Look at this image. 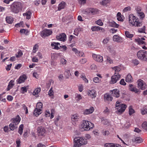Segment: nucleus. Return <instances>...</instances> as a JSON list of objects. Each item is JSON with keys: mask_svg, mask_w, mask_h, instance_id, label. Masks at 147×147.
<instances>
[{"mask_svg": "<svg viewBox=\"0 0 147 147\" xmlns=\"http://www.w3.org/2000/svg\"><path fill=\"white\" fill-rule=\"evenodd\" d=\"M23 4L19 2H14L11 5V11L15 13H17L22 9Z\"/></svg>", "mask_w": 147, "mask_h": 147, "instance_id": "f257e3e1", "label": "nucleus"}, {"mask_svg": "<svg viewBox=\"0 0 147 147\" xmlns=\"http://www.w3.org/2000/svg\"><path fill=\"white\" fill-rule=\"evenodd\" d=\"M87 143V140L84 137H77L74 139V145L73 147H80Z\"/></svg>", "mask_w": 147, "mask_h": 147, "instance_id": "f03ea898", "label": "nucleus"}, {"mask_svg": "<svg viewBox=\"0 0 147 147\" xmlns=\"http://www.w3.org/2000/svg\"><path fill=\"white\" fill-rule=\"evenodd\" d=\"M21 118L19 115H17L15 118L11 119L12 122L9 125V128L11 130L13 131L15 129L17 128V125L20 121Z\"/></svg>", "mask_w": 147, "mask_h": 147, "instance_id": "7ed1b4c3", "label": "nucleus"}, {"mask_svg": "<svg viewBox=\"0 0 147 147\" xmlns=\"http://www.w3.org/2000/svg\"><path fill=\"white\" fill-rule=\"evenodd\" d=\"M129 22L130 25L135 26H140L142 25L141 23L139 22L138 19L133 14L129 15Z\"/></svg>", "mask_w": 147, "mask_h": 147, "instance_id": "20e7f679", "label": "nucleus"}, {"mask_svg": "<svg viewBox=\"0 0 147 147\" xmlns=\"http://www.w3.org/2000/svg\"><path fill=\"white\" fill-rule=\"evenodd\" d=\"M127 105L123 104H120L118 101L116 102L115 107L117 110V113L121 114L124 112L127 107Z\"/></svg>", "mask_w": 147, "mask_h": 147, "instance_id": "39448f33", "label": "nucleus"}, {"mask_svg": "<svg viewBox=\"0 0 147 147\" xmlns=\"http://www.w3.org/2000/svg\"><path fill=\"white\" fill-rule=\"evenodd\" d=\"M138 58L143 61H147V51L145 50H140L137 53Z\"/></svg>", "mask_w": 147, "mask_h": 147, "instance_id": "423d86ee", "label": "nucleus"}, {"mask_svg": "<svg viewBox=\"0 0 147 147\" xmlns=\"http://www.w3.org/2000/svg\"><path fill=\"white\" fill-rule=\"evenodd\" d=\"M82 128L84 130L89 131L94 127V125L89 121L84 120L82 125Z\"/></svg>", "mask_w": 147, "mask_h": 147, "instance_id": "0eeeda50", "label": "nucleus"}, {"mask_svg": "<svg viewBox=\"0 0 147 147\" xmlns=\"http://www.w3.org/2000/svg\"><path fill=\"white\" fill-rule=\"evenodd\" d=\"M52 33V31L51 30L45 29L42 30L40 33L41 36L43 38L51 35Z\"/></svg>", "mask_w": 147, "mask_h": 147, "instance_id": "6e6552de", "label": "nucleus"}, {"mask_svg": "<svg viewBox=\"0 0 147 147\" xmlns=\"http://www.w3.org/2000/svg\"><path fill=\"white\" fill-rule=\"evenodd\" d=\"M93 59L98 62H102L103 61L102 56L99 55L93 54L92 55Z\"/></svg>", "mask_w": 147, "mask_h": 147, "instance_id": "1a4fd4ad", "label": "nucleus"}, {"mask_svg": "<svg viewBox=\"0 0 147 147\" xmlns=\"http://www.w3.org/2000/svg\"><path fill=\"white\" fill-rule=\"evenodd\" d=\"M138 87L141 90H144L146 88V84L144 81L139 80L138 81Z\"/></svg>", "mask_w": 147, "mask_h": 147, "instance_id": "9d476101", "label": "nucleus"}, {"mask_svg": "<svg viewBox=\"0 0 147 147\" xmlns=\"http://www.w3.org/2000/svg\"><path fill=\"white\" fill-rule=\"evenodd\" d=\"M45 128L42 126L39 127L37 128L38 135L39 136H45Z\"/></svg>", "mask_w": 147, "mask_h": 147, "instance_id": "9b49d317", "label": "nucleus"}, {"mask_svg": "<svg viewBox=\"0 0 147 147\" xmlns=\"http://www.w3.org/2000/svg\"><path fill=\"white\" fill-rule=\"evenodd\" d=\"M120 77L121 76L119 74H115L111 77L110 84H112L116 83L120 78Z\"/></svg>", "mask_w": 147, "mask_h": 147, "instance_id": "f8f14e48", "label": "nucleus"}, {"mask_svg": "<svg viewBox=\"0 0 147 147\" xmlns=\"http://www.w3.org/2000/svg\"><path fill=\"white\" fill-rule=\"evenodd\" d=\"M80 117L77 114H74L71 117V121L72 124L75 125L78 121Z\"/></svg>", "mask_w": 147, "mask_h": 147, "instance_id": "ddd939ff", "label": "nucleus"}, {"mask_svg": "<svg viewBox=\"0 0 147 147\" xmlns=\"http://www.w3.org/2000/svg\"><path fill=\"white\" fill-rule=\"evenodd\" d=\"M98 11V10L96 8H88L86 10V12L87 13H91L93 15L96 14Z\"/></svg>", "mask_w": 147, "mask_h": 147, "instance_id": "4468645a", "label": "nucleus"}, {"mask_svg": "<svg viewBox=\"0 0 147 147\" xmlns=\"http://www.w3.org/2000/svg\"><path fill=\"white\" fill-rule=\"evenodd\" d=\"M87 94L88 96L92 98H95L96 95V92L94 90H88Z\"/></svg>", "mask_w": 147, "mask_h": 147, "instance_id": "2eb2a0df", "label": "nucleus"}, {"mask_svg": "<svg viewBox=\"0 0 147 147\" xmlns=\"http://www.w3.org/2000/svg\"><path fill=\"white\" fill-rule=\"evenodd\" d=\"M56 38L58 40L64 41L66 40V36L65 34L63 33L60 34L59 35H57L56 36Z\"/></svg>", "mask_w": 147, "mask_h": 147, "instance_id": "dca6fc26", "label": "nucleus"}, {"mask_svg": "<svg viewBox=\"0 0 147 147\" xmlns=\"http://www.w3.org/2000/svg\"><path fill=\"white\" fill-rule=\"evenodd\" d=\"M94 111V108L93 107H91L88 109H85L84 111V114L89 115L92 113Z\"/></svg>", "mask_w": 147, "mask_h": 147, "instance_id": "f3484780", "label": "nucleus"}, {"mask_svg": "<svg viewBox=\"0 0 147 147\" xmlns=\"http://www.w3.org/2000/svg\"><path fill=\"white\" fill-rule=\"evenodd\" d=\"M129 88L130 91L134 92L135 93H138V92H140L139 90L136 88L133 85L131 84H129Z\"/></svg>", "mask_w": 147, "mask_h": 147, "instance_id": "a211bd4d", "label": "nucleus"}, {"mask_svg": "<svg viewBox=\"0 0 147 147\" xmlns=\"http://www.w3.org/2000/svg\"><path fill=\"white\" fill-rule=\"evenodd\" d=\"M27 79V77L24 74L20 77L17 80V81L19 84H21L24 82Z\"/></svg>", "mask_w": 147, "mask_h": 147, "instance_id": "6ab92c4d", "label": "nucleus"}, {"mask_svg": "<svg viewBox=\"0 0 147 147\" xmlns=\"http://www.w3.org/2000/svg\"><path fill=\"white\" fill-rule=\"evenodd\" d=\"M60 44L59 42H52L51 44V46L53 49H59Z\"/></svg>", "mask_w": 147, "mask_h": 147, "instance_id": "aec40b11", "label": "nucleus"}, {"mask_svg": "<svg viewBox=\"0 0 147 147\" xmlns=\"http://www.w3.org/2000/svg\"><path fill=\"white\" fill-rule=\"evenodd\" d=\"M32 13L30 10H28L26 13H24L23 15L24 16H26V18L29 20L31 17Z\"/></svg>", "mask_w": 147, "mask_h": 147, "instance_id": "412c9836", "label": "nucleus"}, {"mask_svg": "<svg viewBox=\"0 0 147 147\" xmlns=\"http://www.w3.org/2000/svg\"><path fill=\"white\" fill-rule=\"evenodd\" d=\"M104 100L106 101H111L113 100V97L109 94L107 93L105 94L104 96Z\"/></svg>", "mask_w": 147, "mask_h": 147, "instance_id": "4be33fe9", "label": "nucleus"}, {"mask_svg": "<svg viewBox=\"0 0 147 147\" xmlns=\"http://www.w3.org/2000/svg\"><path fill=\"white\" fill-rule=\"evenodd\" d=\"M133 142L136 143H140L142 142V139L139 137H137L132 139Z\"/></svg>", "mask_w": 147, "mask_h": 147, "instance_id": "5701e85b", "label": "nucleus"}, {"mask_svg": "<svg viewBox=\"0 0 147 147\" xmlns=\"http://www.w3.org/2000/svg\"><path fill=\"white\" fill-rule=\"evenodd\" d=\"M14 81L13 80H11L9 82L7 88V91L9 90L13 87L14 85Z\"/></svg>", "mask_w": 147, "mask_h": 147, "instance_id": "b1692460", "label": "nucleus"}, {"mask_svg": "<svg viewBox=\"0 0 147 147\" xmlns=\"http://www.w3.org/2000/svg\"><path fill=\"white\" fill-rule=\"evenodd\" d=\"M125 80L126 82H131L134 81L131 76L129 74L127 75Z\"/></svg>", "mask_w": 147, "mask_h": 147, "instance_id": "393cba45", "label": "nucleus"}, {"mask_svg": "<svg viewBox=\"0 0 147 147\" xmlns=\"http://www.w3.org/2000/svg\"><path fill=\"white\" fill-rule=\"evenodd\" d=\"M112 95L115 97L118 98L120 96L119 91L117 89H114L112 91Z\"/></svg>", "mask_w": 147, "mask_h": 147, "instance_id": "a878e982", "label": "nucleus"}, {"mask_svg": "<svg viewBox=\"0 0 147 147\" xmlns=\"http://www.w3.org/2000/svg\"><path fill=\"white\" fill-rule=\"evenodd\" d=\"M66 4V3L64 1H62L58 5V10L60 11L62 9H64Z\"/></svg>", "mask_w": 147, "mask_h": 147, "instance_id": "bb28decb", "label": "nucleus"}, {"mask_svg": "<svg viewBox=\"0 0 147 147\" xmlns=\"http://www.w3.org/2000/svg\"><path fill=\"white\" fill-rule=\"evenodd\" d=\"M6 20L8 23L11 24L13 21V18L11 16H7L6 18Z\"/></svg>", "mask_w": 147, "mask_h": 147, "instance_id": "cd10ccee", "label": "nucleus"}, {"mask_svg": "<svg viewBox=\"0 0 147 147\" xmlns=\"http://www.w3.org/2000/svg\"><path fill=\"white\" fill-rule=\"evenodd\" d=\"M42 113L41 111H39L37 109V108H35L34 110L33 114L36 117H38V115Z\"/></svg>", "mask_w": 147, "mask_h": 147, "instance_id": "c85d7f7f", "label": "nucleus"}, {"mask_svg": "<svg viewBox=\"0 0 147 147\" xmlns=\"http://www.w3.org/2000/svg\"><path fill=\"white\" fill-rule=\"evenodd\" d=\"M42 104L41 102H39L37 103L36 108H37L39 111H42Z\"/></svg>", "mask_w": 147, "mask_h": 147, "instance_id": "c756f323", "label": "nucleus"}, {"mask_svg": "<svg viewBox=\"0 0 147 147\" xmlns=\"http://www.w3.org/2000/svg\"><path fill=\"white\" fill-rule=\"evenodd\" d=\"M82 96L80 94H78L77 93H76L75 95V98L76 99V100L77 102L79 101L82 99Z\"/></svg>", "mask_w": 147, "mask_h": 147, "instance_id": "7c9ffc66", "label": "nucleus"}, {"mask_svg": "<svg viewBox=\"0 0 147 147\" xmlns=\"http://www.w3.org/2000/svg\"><path fill=\"white\" fill-rule=\"evenodd\" d=\"M117 19L118 20L120 21H123V18L122 16L121 15L120 12H119L117 13Z\"/></svg>", "mask_w": 147, "mask_h": 147, "instance_id": "2f4dec72", "label": "nucleus"}, {"mask_svg": "<svg viewBox=\"0 0 147 147\" xmlns=\"http://www.w3.org/2000/svg\"><path fill=\"white\" fill-rule=\"evenodd\" d=\"M135 42H137L138 45L145 44V42L144 41H142L140 38L135 39Z\"/></svg>", "mask_w": 147, "mask_h": 147, "instance_id": "473e14b6", "label": "nucleus"}, {"mask_svg": "<svg viewBox=\"0 0 147 147\" xmlns=\"http://www.w3.org/2000/svg\"><path fill=\"white\" fill-rule=\"evenodd\" d=\"M113 69H115V74H119L118 73L119 71H120L121 70V69L120 67L115 66L113 67Z\"/></svg>", "mask_w": 147, "mask_h": 147, "instance_id": "72a5a7b5", "label": "nucleus"}, {"mask_svg": "<svg viewBox=\"0 0 147 147\" xmlns=\"http://www.w3.org/2000/svg\"><path fill=\"white\" fill-rule=\"evenodd\" d=\"M109 24L111 26L113 27L117 28H118L119 26V25L116 24V22L114 21L110 22Z\"/></svg>", "mask_w": 147, "mask_h": 147, "instance_id": "f704fd0d", "label": "nucleus"}, {"mask_svg": "<svg viewBox=\"0 0 147 147\" xmlns=\"http://www.w3.org/2000/svg\"><path fill=\"white\" fill-rule=\"evenodd\" d=\"M59 56L58 54L57 53H53L51 54V58L53 60L57 59Z\"/></svg>", "mask_w": 147, "mask_h": 147, "instance_id": "c9c22d12", "label": "nucleus"}, {"mask_svg": "<svg viewBox=\"0 0 147 147\" xmlns=\"http://www.w3.org/2000/svg\"><path fill=\"white\" fill-rule=\"evenodd\" d=\"M108 50H109L110 52L113 54H115V51L114 49L111 46H109L108 48Z\"/></svg>", "mask_w": 147, "mask_h": 147, "instance_id": "e433bc0d", "label": "nucleus"}, {"mask_svg": "<svg viewBox=\"0 0 147 147\" xmlns=\"http://www.w3.org/2000/svg\"><path fill=\"white\" fill-rule=\"evenodd\" d=\"M107 62L108 63L111 64L113 63V61L111 58L108 56H106Z\"/></svg>", "mask_w": 147, "mask_h": 147, "instance_id": "4c0bfd02", "label": "nucleus"}, {"mask_svg": "<svg viewBox=\"0 0 147 147\" xmlns=\"http://www.w3.org/2000/svg\"><path fill=\"white\" fill-rule=\"evenodd\" d=\"M125 34L127 37L129 38H132L133 36V35L132 34H130L129 32L128 31H125Z\"/></svg>", "mask_w": 147, "mask_h": 147, "instance_id": "58836bf2", "label": "nucleus"}, {"mask_svg": "<svg viewBox=\"0 0 147 147\" xmlns=\"http://www.w3.org/2000/svg\"><path fill=\"white\" fill-rule=\"evenodd\" d=\"M113 39L114 41L119 42L120 41V39L118 36L114 35L113 37Z\"/></svg>", "mask_w": 147, "mask_h": 147, "instance_id": "ea45409f", "label": "nucleus"}, {"mask_svg": "<svg viewBox=\"0 0 147 147\" xmlns=\"http://www.w3.org/2000/svg\"><path fill=\"white\" fill-rule=\"evenodd\" d=\"M110 0H103L100 2V4L103 5H105L110 2Z\"/></svg>", "mask_w": 147, "mask_h": 147, "instance_id": "a19ab883", "label": "nucleus"}, {"mask_svg": "<svg viewBox=\"0 0 147 147\" xmlns=\"http://www.w3.org/2000/svg\"><path fill=\"white\" fill-rule=\"evenodd\" d=\"M135 113V111L132 108V106H130L129 107V114L130 115H131Z\"/></svg>", "mask_w": 147, "mask_h": 147, "instance_id": "79ce46f5", "label": "nucleus"}, {"mask_svg": "<svg viewBox=\"0 0 147 147\" xmlns=\"http://www.w3.org/2000/svg\"><path fill=\"white\" fill-rule=\"evenodd\" d=\"M142 127L143 129L147 131V122L145 121L142 124Z\"/></svg>", "mask_w": 147, "mask_h": 147, "instance_id": "37998d69", "label": "nucleus"}, {"mask_svg": "<svg viewBox=\"0 0 147 147\" xmlns=\"http://www.w3.org/2000/svg\"><path fill=\"white\" fill-rule=\"evenodd\" d=\"M20 33H24L26 35H28L29 31L27 30L22 29L20 30Z\"/></svg>", "mask_w": 147, "mask_h": 147, "instance_id": "c03bdc74", "label": "nucleus"}, {"mask_svg": "<svg viewBox=\"0 0 147 147\" xmlns=\"http://www.w3.org/2000/svg\"><path fill=\"white\" fill-rule=\"evenodd\" d=\"M72 51L75 52L76 54L77 55H78L79 56H82V52H81V55H79V53H80V52L79 51H78L77 49H76V48H73L72 49Z\"/></svg>", "mask_w": 147, "mask_h": 147, "instance_id": "a18cd8bd", "label": "nucleus"}, {"mask_svg": "<svg viewBox=\"0 0 147 147\" xmlns=\"http://www.w3.org/2000/svg\"><path fill=\"white\" fill-rule=\"evenodd\" d=\"M41 89L40 88H36L34 91L33 94L34 95H36L38 94L40 91Z\"/></svg>", "mask_w": 147, "mask_h": 147, "instance_id": "49530a36", "label": "nucleus"}, {"mask_svg": "<svg viewBox=\"0 0 147 147\" xmlns=\"http://www.w3.org/2000/svg\"><path fill=\"white\" fill-rule=\"evenodd\" d=\"M141 113L142 115L147 114V107L143 108L141 110Z\"/></svg>", "mask_w": 147, "mask_h": 147, "instance_id": "de8ad7c7", "label": "nucleus"}, {"mask_svg": "<svg viewBox=\"0 0 147 147\" xmlns=\"http://www.w3.org/2000/svg\"><path fill=\"white\" fill-rule=\"evenodd\" d=\"M102 123L105 125H106L109 123V121L107 119H105L104 118H102L101 119Z\"/></svg>", "mask_w": 147, "mask_h": 147, "instance_id": "09e8293b", "label": "nucleus"}, {"mask_svg": "<svg viewBox=\"0 0 147 147\" xmlns=\"http://www.w3.org/2000/svg\"><path fill=\"white\" fill-rule=\"evenodd\" d=\"M93 82L96 83H99L100 81V80L99 79V78L98 77H95L93 78Z\"/></svg>", "mask_w": 147, "mask_h": 147, "instance_id": "8fccbe9b", "label": "nucleus"}, {"mask_svg": "<svg viewBox=\"0 0 147 147\" xmlns=\"http://www.w3.org/2000/svg\"><path fill=\"white\" fill-rule=\"evenodd\" d=\"M55 113V109H52L51 110V115L50 117L51 119L53 118L54 116Z\"/></svg>", "mask_w": 147, "mask_h": 147, "instance_id": "3c124183", "label": "nucleus"}, {"mask_svg": "<svg viewBox=\"0 0 147 147\" xmlns=\"http://www.w3.org/2000/svg\"><path fill=\"white\" fill-rule=\"evenodd\" d=\"M138 9H136V11H137V13H139L140 16L141 18H143L144 17L145 15L144 13L141 12L140 10H138Z\"/></svg>", "mask_w": 147, "mask_h": 147, "instance_id": "603ef678", "label": "nucleus"}, {"mask_svg": "<svg viewBox=\"0 0 147 147\" xmlns=\"http://www.w3.org/2000/svg\"><path fill=\"white\" fill-rule=\"evenodd\" d=\"M38 48V45L35 44L34 46L33 49V52L35 53L37 51Z\"/></svg>", "mask_w": 147, "mask_h": 147, "instance_id": "864d4df0", "label": "nucleus"}, {"mask_svg": "<svg viewBox=\"0 0 147 147\" xmlns=\"http://www.w3.org/2000/svg\"><path fill=\"white\" fill-rule=\"evenodd\" d=\"M132 63L135 65H137L139 63V61L137 59H134L132 60Z\"/></svg>", "mask_w": 147, "mask_h": 147, "instance_id": "5fc2aeb1", "label": "nucleus"}, {"mask_svg": "<svg viewBox=\"0 0 147 147\" xmlns=\"http://www.w3.org/2000/svg\"><path fill=\"white\" fill-rule=\"evenodd\" d=\"M54 92L53 90V88L51 87L48 92V95L50 96H53L54 95Z\"/></svg>", "mask_w": 147, "mask_h": 147, "instance_id": "6e6d98bb", "label": "nucleus"}, {"mask_svg": "<svg viewBox=\"0 0 147 147\" xmlns=\"http://www.w3.org/2000/svg\"><path fill=\"white\" fill-rule=\"evenodd\" d=\"M86 45L90 48L92 47L93 43L91 41H87L86 43Z\"/></svg>", "mask_w": 147, "mask_h": 147, "instance_id": "4d7b16f0", "label": "nucleus"}, {"mask_svg": "<svg viewBox=\"0 0 147 147\" xmlns=\"http://www.w3.org/2000/svg\"><path fill=\"white\" fill-rule=\"evenodd\" d=\"M67 62V61L64 58H61L60 60V63L63 65H65Z\"/></svg>", "mask_w": 147, "mask_h": 147, "instance_id": "13d9d810", "label": "nucleus"}, {"mask_svg": "<svg viewBox=\"0 0 147 147\" xmlns=\"http://www.w3.org/2000/svg\"><path fill=\"white\" fill-rule=\"evenodd\" d=\"M145 27L144 26H143L142 28L139 29L138 32L140 33L145 32Z\"/></svg>", "mask_w": 147, "mask_h": 147, "instance_id": "bf43d9fd", "label": "nucleus"}, {"mask_svg": "<svg viewBox=\"0 0 147 147\" xmlns=\"http://www.w3.org/2000/svg\"><path fill=\"white\" fill-rule=\"evenodd\" d=\"M96 24L100 26H102L103 25V23L102 22L101 20L99 19L96 22Z\"/></svg>", "mask_w": 147, "mask_h": 147, "instance_id": "052dcab7", "label": "nucleus"}, {"mask_svg": "<svg viewBox=\"0 0 147 147\" xmlns=\"http://www.w3.org/2000/svg\"><path fill=\"white\" fill-rule=\"evenodd\" d=\"M87 61V59L86 58H82L80 61V62L82 64H84Z\"/></svg>", "mask_w": 147, "mask_h": 147, "instance_id": "680f3d73", "label": "nucleus"}, {"mask_svg": "<svg viewBox=\"0 0 147 147\" xmlns=\"http://www.w3.org/2000/svg\"><path fill=\"white\" fill-rule=\"evenodd\" d=\"M23 53L21 50L18 51L17 54H16V57H21Z\"/></svg>", "mask_w": 147, "mask_h": 147, "instance_id": "e2e57ef3", "label": "nucleus"}, {"mask_svg": "<svg viewBox=\"0 0 147 147\" xmlns=\"http://www.w3.org/2000/svg\"><path fill=\"white\" fill-rule=\"evenodd\" d=\"M79 29H76L74 30V34L75 35L78 36L79 34Z\"/></svg>", "mask_w": 147, "mask_h": 147, "instance_id": "0e129e2a", "label": "nucleus"}, {"mask_svg": "<svg viewBox=\"0 0 147 147\" xmlns=\"http://www.w3.org/2000/svg\"><path fill=\"white\" fill-rule=\"evenodd\" d=\"M102 134L104 136L108 135L110 134L109 131H108L103 130L102 131Z\"/></svg>", "mask_w": 147, "mask_h": 147, "instance_id": "69168bd1", "label": "nucleus"}, {"mask_svg": "<svg viewBox=\"0 0 147 147\" xmlns=\"http://www.w3.org/2000/svg\"><path fill=\"white\" fill-rule=\"evenodd\" d=\"M131 9V7L130 6H128L125 7L123 10V11L126 12L128 11H129Z\"/></svg>", "mask_w": 147, "mask_h": 147, "instance_id": "338daca9", "label": "nucleus"}, {"mask_svg": "<svg viewBox=\"0 0 147 147\" xmlns=\"http://www.w3.org/2000/svg\"><path fill=\"white\" fill-rule=\"evenodd\" d=\"M21 142L19 139H17L16 141L17 147H20Z\"/></svg>", "mask_w": 147, "mask_h": 147, "instance_id": "774afa93", "label": "nucleus"}]
</instances>
